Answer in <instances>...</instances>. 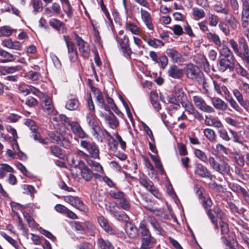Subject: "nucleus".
<instances>
[{
	"label": "nucleus",
	"instance_id": "nucleus-1",
	"mask_svg": "<svg viewBox=\"0 0 249 249\" xmlns=\"http://www.w3.org/2000/svg\"><path fill=\"white\" fill-rule=\"evenodd\" d=\"M231 48L235 54L244 63H249V46L244 37L238 39L239 44L233 39L229 40Z\"/></svg>",
	"mask_w": 249,
	"mask_h": 249
},
{
	"label": "nucleus",
	"instance_id": "nucleus-2",
	"mask_svg": "<svg viewBox=\"0 0 249 249\" xmlns=\"http://www.w3.org/2000/svg\"><path fill=\"white\" fill-rule=\"evenodd\" d=\"M80 145L86 150L88 156L90 159H100L99 149L95 142L82 140L80 142Z\"/></svg>",
	"mask_w": 249,
	"mask_h": 249
},
{
	"label": "nucleus",
	"instance_id": "nucleus-3",
	"mask_svg": "<svg viewBox=\"0 0 249 249\" xmlns=\"http://www.w3.org/2000/svg\"><path fill=\"white\" fill-rule=\"evenodd\" d=\"M187 77L196 81H201L200 79L203 74L199 68L196 66L192 64H187L184 68Z\"/></svg>",
	"mask_w": 249,
	"mask_h": 249
},
{
	"label": "nucleus",
	"instance_id": "nucleus-4",
	"mask_svg": "<svg viewBox=\"0 0 249 249\" xmlns=\"http://www.w3.org/2000/svg\"><path fill=\"white\" fill-rule=\"evenodd\" d=\"M72 164L75 167L78 166V168L80 171L81 178L87 181H89L92 179L93 176V173L85 165V163L83 161L79 160L77 161V163H76L72 160Z\"/></svg>",
	"mask_w": 249,
	"mask_h": 249
},
{
	"label": "nucleus",
	"instance_id": "nucleus-5",
	"mask_svg": "<svg viewBox=\"0 0 249 249\" xmlns=\"http://www.w3.org/2000/svg\"><path fill=\"white\" fill-rule=\"evenodd\" d=\"M140 183L143 186L147 191L150 192L156 197H158L159 192L158 190L154 186V184L145 175L142 174L140 176L139 178Z\"/></svg>",
	"mask_w": 249,
	"mask_h": 249
},
{
	"label": "nucleus",
	"instance_id": "nucleus-6",
	"mask_svg": "<svg viewBox=\"0 0 249 249\" xmlns=\"http://www.w3.org/2000/svg\"><path fill=\"white\" fill-rule=\"evenodd\" d=\"M207 214L211 219L212 222L215 225L216 228H218L216 217L222 219L224 217V213L218 206H214L212 209H208Z\"/></svg>",
	"mask_w": 249,
	"mask_h": 249
},
{
	"label": "nucleus",
	"instance_id": "nucleus-7",
	"mask_svg": "<svg viewBox=\"0 0 249 249\" xmlns=\"http://www.w3.org/2000/svg\"><path fill=\"white\" fill-rule=\"evenodd\" d=\"M75 36L80 53H81L82 56L88 58L90 51L89 43L85 42L78 35L75 34Z\"/></svg>",
	"mask_w": 249,
	"mask_h": 249
},
{
	"label": "nucleus",
	"instance_id": "nucleus-8",
	"mask_svg": "<svg viewBox=\"0 0 249 249\" xmlns=\"http://www.w3.org/2000/svg\"><path fill=\"white\" fill-rule=\"evenodd\" d=\"M193 102L196 107L203 112L212 113L214 111V109L212 107L207 105L204 100L201 96H194Z\"/></svg>",
	"mask_w": 249,
	"mask_h": 249
},
{
	"label": "nucleus",
	"instance_id": "nucleus-9",
	"mask_svg": "<svg viewBox=\"0 0 249 249\" xmlns=\"http://www.w3.org/2000/svg\"><path fill=\"white\" fill-rule=\"evenodd\" d=\"M64 200L65 202L69 203L73 207L81 211H85L87 208L83 201L77 196H65Z\"/></svg>",
	"mask_w": 249,
	"mask_h": 249
},
{
	"label": "nucleus",
	"instance_id": "nucleus-10",
	"mask_svg": "<svg viewBox=\"0 0 249 249\" xmlns=\"http://www.w3.org/2000/svg\"><path fill=\"white\" fill-rule=\"evenodd\" d=\"M167 74L169 77L179 80L183 76V71L176 65H171L167 70Z\"/></svg>",
	"mask_w": 249,
	"mask_h": 249
},
{
	"label": "nucleus",
	"instance_id": "nucleus-11",
	"mask_svg": "<svg viewBox=\"0 0 249 249\" xmlns=\"http://www.w3.org/2000/svg\"><path fill=\"white\" fill-rule=\"evenodd\" d=\"M195 173L201 178H208L211 180L213 177L211 171L201 163H197L196 165Z\"/></svg>",
	"mask_w": 249,
	"mask_h": 249
},
{
	"label": "nucleus",
	"instance_id": "nucleus-12",
	"mask_svg": "<svg viewBox=\"0 0 249 249\" xmlns=\"http://www.w3.org/2000/svg\"><path fill=\"white\" fill-rule=\"evenodd\" d=\"M234 58H220L218 64L219 71L224 72L228 69L232 70L234 65Z\"/></svg>",
	"mask_w": 249,
	"mask_h": 249
},
{
	"label": "nucleus",
	"instance_id": "nucleus-13",
	"mask_svg": "<svg viewBox=\"0 0 249 249\" xmlns=\"http://www.w3.org/2000/svg\"><path fill=\"white\" fill-rule=\"evenodd\" d=\"M227 161V159H224L221 163L219 162L214 171L222 175H229L230 173V166Z\"/></svg>",
	"mask_w": 249,
	"mask_h": 249
},
{
	"label": "nucleus",
	"instance_id": "nucleus-14",
	"mask_svg": "<svg viewBox=\"0 0 249 249\" xmlns=\"http://www.w3.org/2000/svg\"><path fill=\"white\" fill-rule=\"evenodd\" d=\"M42 107L44 111L48 114L55 113V110L52 99L48 96L44 97L42 100Z\"/></svg>",
	"mask_w": 249,
	"mask_h": 249
},
{
	"label": "nucleus",
	"instance_id": "nucleus-15",
	"mask_svg": "<svg viewBox=\"0 0 249 249\" xmlns=\"http://www.w3.org/2000/svg\"><path fill=\"white\" fill-rule=\"evenodd\" d=\"M141 18L146 25V27L151 31H153L154 26L152 22V18L149 13L147 11L143 10V9H141Z\"/></svg>",
	"mask_w": 249,
	"mask_h": 249
},
{
	"label": "nucleus",
	"instance_id": "nucleus-16",
	"mask_svg": "<svg viewBox=\"0 0 249 249\" xmlns=\"http://www.w3.org/2000/svg\"><path fill=\"white\" fill-rule=\"evenodd\" d=\"M70 125L72 132L79 138L83 139L87 136L86 133L82 129L78 123L75 122H71L70 123Z\"/></svg>",
	"mask_w": 249,
	"mask_h": 249
},
{
	"label": "nucleus",
	"instance_id": "nucleus-17",
	"mask_svg": "<svg viewBox=\"0 0 249 249\" xmlns=\"http://www.w3.org/2000/svg\"><path fill=\"white\" fill-rule=\"evenodd\" d=\"M155 243L156 240L151 235L142 237L140 249H151Z\"/></svg>",
	"mask_w": 249,
	"mask_h": 249
},
{
	"label": "nucleus",
	"instance_id": "nucleus-18",
	"mask_svg": "<svg viewBox=\"0 0 249 249\" xmlns=\"http://www.w3.org/2000/svg\"><path fill=\"white\" fill-rule=\"evenodd\" d=\"M178 101H180L182 106L185 108L186 111L188 112L190 114L194 113L195 110L192 105L188 101H184L185 97L184 93L181 91H179V95L177 96Z\"/></svg>",
	"mask_w": 249,
	"mask_h": 249
},
{
	"label": "nucleus",
	"instance_id": "nucleus-19",
	"mask_svg": "<svg viewBox=\"0 0 249 249\" xmlns=\"http://www.w3.org/2000/svg\"><path fill=\"white\" fill-rule=\"evenodd\" d=\"M166 53L174 63L181 62V55L177 50L169 48L166 50Z\"/></svg>",
	"mask_w": 249,
	"mask_h": 249
},
{
	"label": "nucleus",
	"instance_id": "nucleus-20",
	"mask_svg": "<svg viewBox=\"0 0 249 249\" xmlns=\"http://www.w3.org/2000/svg\"><path fill=\"white\" fill-rule=\"evenodd\" d=\"M3 46L18 51L21 50V45L19 41H13L11 39H5L2 42Z\"/></svg>",
	"mask_w": 249,
	"mask_h": 249
},
{
	"label": "nucleus",
	"instance_id": "nucleus-21",
	"mask_svg": "<svg viewBox=\"0 0 249 249\" xmlns=\"http://www.w3.org/2000/svg\"><path fill=\"white\" fill-rule=\"evenodd\" d=\"M205 124L208 126H212L217 128H220L223 125L220 121L212 115L206 116Z\"/></svg>",
	"mask_w": 249,
	"mask_h": 249
},
{
	"label": "nucleus",
	"instance_id": "nucleus-22",
	"mask_svg": "<svg viewBox=\"0 0 249 249\" xmlns=\"http://www.w3.org/2000/svg\"><path fill=\"white\" fill-rule=\"evenodd\" d=\"M212 104L217 109L225 111L227 109V104L222 99L218 97H214L212 100Z\"/></svg>",
	"mask_w": 249,
	"mask_h": 249
},
{
	"label": "nucleus",
	"instance_id": "nucleus-23",
	"mask_svg": "<svg viewBox=\"0 0 249 249\" xmlns=\"http://www.w3.org/2000/svg\"><path fill=\"white\" fill-rule=\"evenodd\" d=\"M138 231H139L142 237L151 235L150 231L148 228L147 222L145 220H142L140 223L139 228L138 229Z\"/></svg>",
	"mask_w": 249,
	"mask_h": 249
},
{
	"label": "nucleus",
	"instance_id": "nucleus-24",
	"mask_svg": "<svg viewBox=\"0 0 249 249\" xmlns=\"http://www.w3.org/2000/svg\"><path fill=\"white\" fill-rule=\"evenodd\" d=\"M221 48H219V53L221 58H234L231 50L225 44H222Z\"/></svg>",
	"mask_w": 249,
	"mask_h": 249
},
{
	"label": "nucleus",
	"instance_id": "nucleus-25",
	"mask_svg": "<svg viewBox=\"0 0 249 249\" xmlns=\"http://www.w3.org/2000/svg\"><path fill=\"white\" fill-rule=\"evenodd\" d=\"M125 232L130 238H134L138 235V229L131 223H127L125 225Z\"/></svg>",
	"mask_w": 249,
	"mask_h": 249
},
{
	"label": "nucleus",
	"instance_id": "nucleus-26",
	"mask_svg": "<svg viewBox=\"0 0 249 249\" xmlns=\"http://www.w3.org/2000/svg\"><path fill=\"white\" fill-rule=\"evenodd\" d=\"M147 221L152 226L154 230L160 234H161L162 229L159 222L153 216L149 215L147 218Z\"/></svg>",
	"mask_w": 249,
	"mask_h": 249
},
{
	"label": "nucleus",
	"instance_id": "nucleus-27",
	"mask_svg": "<svg viewBox=\"0 0 249 249\" xmlns=\"http://www.w3.org/2000/svg\"><path fill=\"white\" fill-rule=\"evenodd\" d=\"M206 37L209 40L213 41L218 48L221 47L222 43L221 40L217 34L211 32H208L206 34Z\"/></svg>",
	"mask_w": 249,
	"mask_h": 249
},
{
	"label": "nucleus",
	"instance_id": "nucleus-28",
	"mask_svg": "<svg viewBox=\"0 0 249 249\" xmlns=\"http://www.w3.org/2000/svg\"><path fill=\"white\" fill-rule=\"evenodd\" d=\"M92 134L94 137L98 141L103 142L105 138V134L104 131L101 129L99 125L94 126V127L92 128Z\"/></svg>",
	"mask_w": 249,
	"mask_h": 249
},
{
	"label": "nucleus",
	"instance_id": "nucleus-29",
	"mask_svg": "<svg viewBox=\"0 0 249 249\" xmlns=\"http://www.w3.org/2000/svg\"><path fill=\"white\" fill-rule=\"evenodd\" d=\"M213 84L214 89L218 94L225 96L226 98H227V97H229L230 92L226 86H220L215 81H213Z\"/></svg>",
	"mask_w": 249,
	"mask_h": 249
},
{
	"label": "nucleus",
	"instance_id": "nucleus-30",
	"mask_svg": "<svg viewBox=\"0 0 249 249\" xmlns=\"http://www.w3.org/2000/svg\"><path fill=\"white\" fill-rule=\"evenodd\" d=\"M118 205L121 209L125 211H129L131 209V201L128 196L126 195L120 200Z\"/></svg>",
	"mask_w": 249,
	"mask_h": 249
},
{
	"label": "nucleus",
	"instance_id": "nucleus-31",
	"mask_svg": "<svg viewBox=\"0 0 249 249\" xmlns=\"http://www.w3.org/2000/svg\"><path fill=\"white\" fill-rule=\"evenodd\" d=\"M97 245L99 249H114L110 242L102 238H99L97 239Z\"/></svg>",
	"mask_w": 249,
	"mask_h": 249
},
{
	"label": "nucleus",
	"instance_id": "nucleus-32",
	"mask_svg": "<svg viewBox=\"0 0 249 249\" xmlns=\"http://www.w3.org/2000/svg\"><path fill=\"white\" fill-rule=\"evenodd\" d=\"M105 118L107 123L111 128L114 129L119 125V121L113 113H111L110 115H107Z\"/></svg>",
	"mask_w": 249,
	"mask_h": 249
},
{
	"label": "nucleus",
	"instance_id": "nucleus-33",
	"mask_svg": "<svg viewBox=\"0 0 249 249\" xmlns=\"http://www.w3.org/2000/svg\"><path fill=\"white\" fill-rule=\"evenodd\" d=\"M49 24L53 28L59 31L61 28H62V33H64L65 29L64 27V24L63 23L56 18L51 19L49 21Z\"/></svg>",
	"mask_w": 249,
	"mask_h": 249
},
{
	"label": "nucleus",
	"instance_id": "nucleus-34",
	"mask_svg": "<svg viewBox=\"0 0 249 249\" xmlns=\"http://www.w3.org/2000/svg\"><path fill=\"white\" fill-rule=\"evenodd\" d=\"M109 194L110 197L114 199L118 200L119 201L127 195L123 191L118 189L110 190L109 192Z\"/></svg>",
	"mask_w": 249,
	"mask_h": 249
},
{
	"label": "nucleus",
	"instance_id": "nucleus-35",
	"mask_svg": "<svg viewBox=\"0 0 249 249\" xmlns=\"http://www.w3.org/2000/svg\"><path fill=\"white\" fill-rule=\"evenodd\" d=\"M232 93L236 98L238 102L245 108L247 107L248 104H249L247 101H244L242 93L237 89H234L232 91Z\"/></svg>",
	"mask_w": 249,
	"mask_h": 249
},
{
	"label": "nucleus",
	"instance_id": "nucleus-36",
	"mask_svg": "<svg viewBox=\"0 0 249 249\" xmlns=\"http://www.w3.org/2000/svg\"><path fill=\"white\" fill-rule=\"evenodd\" d=\"M31 4L33 7V14L36 15L42 11L43 5L41 0H33Z\"/></svg>",
	"mask_w": 249,
	"mask_h": 249
},
{
	"label": "nucleus",
	"instance_id": "nucleus-37",
	"mask_svg": "<svg viewBox=\"0 0 249 249\" xmlns=\"http://www.w3.org/2000/svg\"><path fill=\"white\" fill-rule=\"evenodd\" d=\"M61 137L62 139L59 144L65 148H70L71 146V140L72 139L71 136L66 134L64 135H62Z\"/></svg>",
	"mask_w": 249,
	"mask_h": 249
},
{
	"label": "nucleus",
	"instance_id": "nucleus-38",
	"mask_svg": "<svg viewBox=\"0 0 249 249\" xmlns=\"http://www.w3.org/2000/svg\"><path fill=\"white\" fill-rule=\"evenodd\" d=\"M21 69L22 67L20 66L4 67L1 68V72L3 75H5L19 71Z\"/></svg>",
	"mask_w": 249,
	"mask_h": 249
},
{
	"label": "nucleus",
	"instance_id": "nucleus-39",
	"mask_svg": "<svg viewBox=\"0 0 249 249\" xmlns=\"http://www.w3.org/2000/svg\"><path fill=\"white\" fill-rule=\"evenodd\" d=\"M63 38L65 41L68 50V53H69L77 51L74 43L71 40L69 36H63Z\"/></svg>",
	"mask_w": 249,
	"mask_h": 249
},
{
	"label": "nucleus",
	"instance_id": "nucleus-40",
	"mask_svg": "<svg viewBox=\"0 0 249 249\" xmlns=\"http://www.w3.org/2000/svg\"><path fill=\"white\" fill-rule=\"evenodd\" d=\"M0 56L4 58L0 61L2 63L11 62L14 60V55L12 54L1 48H0Z\"/></svg>",
	"mask_w": 249,
	"mask_h": 249
},
{
	"label": "nucleus",
	"instance_id": "nucleus-41",
	"mask_svg": "<svg viewBox=\"0 0 249 249\" xmlns=\"http://www.w3.org/2000/svg\"><path fill=\"white\" fill-rule=\"evenodd\" d=\"M1 235L2 237L16 249H21L22 245L20 243H19L17 241L14 240L5 233H3Z\"/></svg>",
	"mask_w": 249,
	"mask_h": 249
},
{
	"label": "nucleus",
	"instance_id": "nucleus-42",
	"mask_svg": "<svg viewBox=\"0 0 249 249\" xmlns=\"http://www.w3.org/2000/svg\"><path fill=\"white\" fill-rule=\"evenodd\" d=\"M79 105V101L76 99H69L66 102L65 107L70 110H76Z\"/></svg>",
	"mask_w": 249,
	"mask_h": 249
},
{
	"label": "nucleus",
	"instance_id": "nucleus-43",
	"mask_svg": "<svg viewBox=\"0 0 249 249\" xmlns=\"http://www.w3.org/2000/svg\"><path fill=\"white\" fill-rule=\"evenodd\" d=\"M14 169L12 167L7 164H0V178H4L7 173H13Z\"/></svg>",
	"mask_w": 249,
	"mask_h": 249
},
{
	"label": "nucleus",
	"instance_id": "nucleus-44",
	"mask_svg": "<svg viewBox=\"0 0 249 249\" xmlns=\"http://www.w3.org/2000/svg\"><path fill=\"white\" fill-rule=\"evenodd\" d=\"M49 149L51 153L55 157L60 159L64 157L62 150L58 146L54 145H51L49 147Z\"/></svg>",
	"mask_w": 249,
	"mask_h": 249
},
{
	"label": "nucleus",
	"instance_id": "nucleus-45",
	"mask_svg": "<svg viewBox=\"0 0 249 249\" xmlns=\"http://www.w3.org/2000/svg\"><path fill=\"white\" fill-rule=\"evenodd\" d=\"M242 4V17L249 19V0H241Z\"/></svg>",
	"mask_w": 249,
	"mask_h": 249
},
{
	"label": "nucleus",
	"instance_id": "nucleus-46",
	"mask_svg": "<svg viewBox=\"0 0 249 249\" xmlns=\"http://www.w3.org/2000/svg\"><path fill=\"white\" fill-rule=\"evenodd\" d=\"M98 221L103 229L107 232L111 231V228L109 226L107 220L103 216L98 217Z\"/></svg>",
	"mask_w": 249,
	"mask_h": 249
},
{
	"label": "nucleus",
	"instance_id": "nucleus-47",
	"mask_svg": "<svg viewBox=\"0 0 249 249\" xmlns=\"http://www.w3.org/2000/svg\"><path fill=\"white\" fill-rule=\"evenodd\" d=\"M204 136L211 142L216 141V135L215 132L212 129L206 128L203 131Z\"/></svg>",
	"mask_w": 249,
	"mask_h": 249
},
{
	"label": "nucleus",
	"instance_id": "nucleus-48",
	"mask_svg": "<svg viewBox=\"0 0 249 249\" xmlns=\"http://www.w3.org/2000/svg\"><path fill=\"white\" fill-rule=\"evenodd\" d=\"M225 15H226L225 20L232 29H235L237 27V20L234 17L229 13V10L228 11V14Z\"/></svg>",
	"mask_w": 249,
	"mask_h": 249
},
{
	"label": "nucleus",
	"instance_id": "nucleus-49",
	"mask_svg": "<svg viewBox=\"0 0 249 249\" xmlns=\"http://www.w3.org/2000/svg\"><path fill=\"white\" fill-rule=\"evenodd\" d=\"M126 31L130 32L132 34L138 35L140 34V28L136 25L131 23H126L125 25Z\"/></svg>",
	"mask_w": 249,
	"mask_h": 249
},
{
	"label": "nucleus",
	"instance_id": "nucleus-50",
	"mask_svg": "<svg viewBox=\"0 0 249 249\" xmlns=\"http://www.w3.org/2000/svg\"><path fill=\"white\" fill-rule=\"evenodd\" d=\"M91 91L93 92L95 95L96 100L98 102L99 104H101L104 102L103 99V96L102 92L98 89L97 88L92 87L91 88Z\"/></svg>",
	"mask_w": 249,
	"mask_h": 249
},
{
	"label": "nucleus",
	"instance_id": "nucleus-51",
	"mask_svg": "<svg viewBox=\"0 0 249 249\" xmlns=\"http://www.w3.org/2000/svg\"><path fill=\"white\" fill-rule=\"evenodd\" d=\"M111 215L119 221L126 220L127 217V215L124 212L118 210H115Z\"/></svg>",
	"mask_w": 249,
	"mask_h": 249
},
{
	"label": "nucleus",
	"instance_id": "nucleus-52",
	"mask_svg": "<svg viewBox=\"0 0 249 249\" xmlns=\"http://www.w3.org/2000/svg\"><path fill=\"white\" fill-rule=\"evenodd\" d=\"M40 75L39 73L34 71H29L25 74V77L28 80L36 81L39 79Z\"/></svg>",
	"mask_w": 249,
	"mask_h": 249
},
{
	"label": "nucleus",
	"instance_id": "nucleus-53",
	"mask_svg": "<svg viewBox=\"0 0 249 249\" xmlns=\"http://www.w3.org/2000/svg\"><path fill=\"white\" fill-rule=\"evenodd\" d=\"M158 95L155 93H151L150 99L151 104L156 111H158L160 109V105L158 100Z\"/></svg>",
	"mask_w": 249,
	"mask_h": 249
},
{
	"label": "nucleus",
	"instance_id": "nucleus-54",
	"mask_svg": "<svg viewBox=\"0 0 249 249\" xmlns=\"http://www.w3.org/2000/svg\"><path fill=\"white\" fill-rule=\"evenodd\" d=\"M146 42L149 46L155 48L161 47L164 45V43L161 40L158 39H147Z\"/></svg>",
	"mask_w": 249,
	"mask_h": 249
},
{
	"label": "nucleus",
	"instance_id": "nucleus-55",
	"mask_svg": "<svg viewBox=\"0 0 249 249\" xmlns=\"http://www.w3.org/2000/svg\"><path fill=\"white\" fill-rule=\"evenodd\" d=\"M13 31V30L8 26H4L0 28V37L10 36Z\"/></svg>",
	"mask_w": 249,
	"mask_h": 249
},
{
	"label": "nucleus",
	"instance_id": "nucleus-56",
	"mask_svg": "<svg viewBox=\"0 0 249 249\" xmlns=\"http://www.w3.org/2000/svg\"><path fill=\"white\" fill-rule=\"evenodd\" d=\"M86 121L89 125L92 128L94 127V126L98 125L94 118L93 113H89L87 114L86 117Z\"/></svg>",
	"mask_w": 249,
	"mask_h": 249
},
{
	"label": "nucleus",
	"instance_id": "nucleus-57",
	"mask_svg": "<svg viewBox=\"0 0 249 249\" xmlns=\"http://www.w3.org/2000/svg\"><path fill=\"white\" fill-rule=\"evenodd\" d=\"M195 156L202 161L206 163L208 158L205 153L200 149H196L194 152Z\"/></svg>",
	"mask_w": 249,
	"mask_h": 249
},
{
	"label": "nucleus",
	"instance_id": "nucleus-58",
	"mask_svg": "<svg viewBox=\"0 0 249 249\" xmlns=\"http://www.w3.org/2000/svg\"><path fill=\"white\" fill-rule=\"evenodd\" d=\"M201 79V81H196L198 84L201 85L203 88L207 91L208 90V88L209 87V84L213 83V80H212L211 79H207L204 77V74H202V77L200 78Z\"/></svg>",
	"mask_w": 249,
	"mask_h": 249
},
{
	"label": "nucleus",
	"instance_id": "nucleus-59",
	"mask_svg": "<svg viewBox=\"0 0 249 249\" xmlns=\"http://www.w3.org/2000/svg\"><path fill=\"white\" fill-rule=\"evenodd\" d=\"M116 40L121 47L126 46L129 44V40L127 36H124L122 37L117 36Z\"/></svg>",
	"mask_w": 249,
	"mask_h": 249
},
{
	"label": "nucleus",
	"instance_id": "nucleus-60",
	"mask_svg": "<svg viewBox=\"0 0 249 249\" xmlns=\"http://www.w3.org/2000/svg\"><path fill=\"white\" fill-rule=\"evenodd\" d=\"M32 137L35 141H38V142L43 144H49V142L48 141V139H44L42 138L40 134L37 132H35L32 134Z\"/></svg>",
	"mask_w": 249,
	"mask_h": 249
},
{
	"label": "nucleus",
	"instance_id": "nucleus-61",
	"mask_svg": "<svg viewBox=\"0 0 249 249\" xmlns=\"http://www.w3.org/2000/svg\"><path fill=\"white\" fill-rule=\"evenodd\" d=\"M23 214L24 218L28 223L29 226L31 228H35L36 226V222L31 216L27 213H23Z\"/></svg>",
	"mask_w": 249,
	"mask_h": 249
},
{
	"label": "nucleus",
	"instance_id": "nucleus-62",
	"mask_svg": "<svg viewBox=\"0 0 249 249\" xmlns=\"http://www.w3.org/2000/svg\"><path fill=\"white\" fill-rule=\"evenodd\" d=\"M193 15L196 18L200 19L205 17V13L203 10L195 7L193 9Z\"/></svg>",
	"mask_w": 249,
	"mask_h": 249
},
{
	"label": "nucleus",
	"instance_id": "nucleus-63",
	"mask_svg": "<svg viewBox=\"0 0 249 249\" xmlns=\"http://www.w3.org/2000/svg\"><path fill=\"white\" fill-rule=\"evenodd\" d=\"M208 16L210 25L213 27L216 26L219 21L218 17L211 13H208Z\"/></svg>",
	"mask_w": 249,
	"mask_h": 249
},
{
	"label": "nucleus",
	"instance_id": "nucleus-64",
	"mask_svg": "<svg viewBox=\"0 0 249 249\" xmlns=\"http://www.w3.org/2000/svg\"><path fill=\"white\" fill-rule=\"evenodd\" d=\"M24 124L30 127V130L33 133L36 132L38 129V126L35 124V123L31 119H26L24 122Z\"/></svg>",
	"mask_w": 249,
	"mask_h": 249
}]
</instances>
